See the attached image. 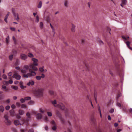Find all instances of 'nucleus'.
I'll return each mask as SVG.
<instances>
[{
    "mask_svg": "<svg viewBox=\"0 0 132 132\" xmlns=\"http://www.w3.org/2000/svg\"><path fill=\"white\" fill-rule=\"evenodd\" d=\"M11 88H13V89H14V90H18V87L17 86H11Z\"/></svg>",
    "mask_w": 132,
    "mask_h": 132,
    "instance_id": "obj_25",
    "label": "nucleus"
},
{
    "mask_svg": "<svg viewBox=\"0 0 132 132\" xmlns=\"http://www.w3.org/2000/svg\"><path fill=\"white\" fill-rule=\"evenodd\" d=\"M44 67L43 66L42 67L39 68V71L41 72H43L44 71Z\"/></svg>",
    "mask_w": 132,
    "mask_h": 132,
    "instance_id": "obj_31",
    "label": "nucleus"
},
{
    "mask_svg": "<svg viewBox=\"0 0 132 132\" xmlns=\"http://www.w3.org/2000/svg\"><path fill=\"white\" fill-rule=\"evenodd\" d=\"M45 75L44 74H42V76H37L36 77V79L38 80H41V78H45Z\"/></svg>",
    "mask_w": 132,
    "mask_h": 132,
    "instance_id": "obj_10",
    "label": "nucleus"
},
{
    "mask_svg": "<svg viewBox=\"0 0 132 132\" xmlns=\"http://www.w3.org/2000/svg\"><path fill=\"white\" fill-rule=\"evenodd\" d=\"M12 77L15 78L16 80H19L20 79L21 77L20 75L16 73L13 74Z\"/></svg>",
    "mask_w": 132,
    "mask_h": 132,
    "instance_id": "obj_7",
    "label": "nucleus"
},
{
    "mask_svg": "<svg viewBox=\"0 0 132 132\" xmlns=\"http://www.w3.org/2000/svg\"><path fill=\"white\" fill-rule=\"evenodd\" d=\"M111 30V29L109 27H108L107 28V31L109 32V34H111L110 31Z\"/></svg>",
    "mask_w": 132,
    "mask_h": 132,
    "instance_id": "obj_37",
    "label": "nucleus"
},
{
    "mask_svg": "<svg viewBox=\"0 0 132 132\" xmlns=\"http://www.w3.org/2000/svg\"><path fill=\"white\" fill-rule=\"evenodd\" d=\"M3 78L4 79H7V78L6 76L5 75H3Z\"/></svg>",
    "mask_w": 132,
    "mask_h": 132,
    "instance_id": "obj_46",
    "label": "nucleus"
},
{
    "mask_svg": "<svg viewBox=\"0 0 132 132\" xmlns=\"http://www.w3.org/2000/svg\"><path fill=\"white\" fill-rule=\"evenodd\" d=\"M36 66H35L34 65L32 64H30L29 66L30 68V69H32L34 71H37L38 70L37 68L36 67Z\"/></svg>",
    "mask_w": 132,
    "mask_h": 132,
    "instance_id": "obj_9",
    "label": "nucleus"
},
{
    "mask_svg": "<svg viewBox=\"0 0 132 132\" xmlns=\"http://www.w3.org/2000/svg\"><path fill=\"white\" fill-rule=\"evenodd\" d=\"M39 111L42 113H44V111L41 108H40L39 109Z\"/></svg>",
    "mask_w": 132,
    "mask_h": 132,
    "instance_id": "obj_50",
    "label": "nucleus"
},
{
    "mask_svg": "<svg viewBox=\"0 0 132 132\" xmlns=\"http://www.w3.org/2000/svg\"><path fill=\"white\" fill-rule=\"evenodd\" d=\"M99 43L101 45H103L104 44L103 42L101 40H100L99 41Z\"/></svg>",
    "mask_w": 132,
    "mask_h": 132,
    "instance_id": "obj_54",
    "label": "nucleus"
},
{
    "mask_svg": "<svg viewBox=\"0 0 132 132\" xmlns=\"http://www.w3.org/2000/svg\"><path fill=\"white\" fill-rule=\"evenodd\" d=\"M69 2L67 0H65L64 2V5L66 7H68V6Z\"/></svg>",
    "mask_w": 132,
    "mask_h": 132,
    "instance_id": "obj_14",
    "label": "nucleus"
},
{
    "mask_svg": "<svg viewBox=\"0 0 132 132\" xmlns=\"http://www.w3.org/2000/svg\"><path fill=\"white\" fill-rule=\"evenodd\" d=\"M29 72L27 74V71L26 70L21 69V73L22 74V76L24 78L28 77L35 76L36 75V72L32 70L31 69H29Z\"/></svg>",
    "mask_w": 132,
    "mask_h": 132,
    "instance_id": "obj_1",
    "label": "nucleus"
},
{
    "mask_svg": "<svg viewBox=\"0 0 132 132\" xmlns=\"http://www.w3.org/2000/svg\"><path fill=\"white\" fill-rule=\"evenodd\" d=\"M4 98V97L2 95H0V100Z\"/></svg>",
    "mask_w": 132,
    "mask_h": 132,
    "instance_id": "obj_60",
    "label": "nucleus"
},
{
    "mask_svg": "<svg viewBox=\"0 0 132 132\" xmlns=\"http://www.w3.org/2000/svg\"><path fill=\"white\" fill-rule=\"evenodd\" d=\"M47 115L48 116L51 117L52 116V114L51 112H47Z\"/></svg>",
    "mask_w": 132,
    "mask_h": 132,
    "instance_id": "obj_45",
    "label": "nucleus"
},
{
    "mask_svg": "<svg viewBox=\"0 0 132 132\" xmlns=\"http://www.w3.org/2000/svg\"><path fill=\"white\" fill-rule=\"evenodd\" d=\"M56 129V125H54L52 127V129L54 130H55Z\"/></svg>",
    "mask_w": 132,
    "mask_h": 132,
    "instance_id": "obj_47",
    "label": "nucleus"
},
{
    "mask_svg": "<svg viewBox=\"0 0 132 132\" xmlns=\"http://www.w3.org/2000/svg\"><path fill=\"white\" fill-rule=\"evenodd\" d=\"M20 87L21 89H23L26 88V86H24L23 85H22L20 86Z\"/></svg>",
    "mask_w": 132,
    "mask_h": 132,
    "instance_id": "obj_56",
    "label": "nucleus"
},
{
    "mask_svg": "<svg viewBox=\"0 0 132 132\" xmlns=\"http://www.w3.org/2000/svg\"><path fill=\"white\" fill-rule=\"evenodd\" d=\"M6 102L8 103H9L10 102V99H8L6 101Z\"/></svg>",
    "mask_w": 132,
    "mask_h": 132,
    "instance_id": "obj_62",
    "label": "nucleus"
},
{
    "mask_svg": "<svg viewBox=\"0 0 132 132\" xmlns=\"http://www.w3.org/2000/svg\"><path fill=\"white\" fill-rule=\"evenodd\" d=\"M55 93L52 90H50L49 92V94L51 95H54Z\"/></svg>",
    "mask_w": 132,
    "mask_h": 132,
    "instance_id": "obj_26",
    "label": "nucleus"
},
{
    "mask_svg": "<svg viewBox=\"0 0 132 132\" xmlns=\"http://www.w3.org/2000/svg\"><path fill=\"white\" fill-rule=\"evenodd\" d=\"M51 123L54 125H56V124L54 121H52L51 122Z\"/></svg>",
    "mask_w": 132,
    "mask_h": 132,
    "instance_id": "obj_55",
    "label": "nucleus"
},
{
    "mask_svg": "<svg viewBox=\"0 0 132 132\" xmlns=\"http://www.w3.org/2000/svg\"><path fill=\"white\" fill-rule=\"evenodd\" d=\"M13 55H11L9 56V58L10 60L12 61V60L13 58Z\"/></svg>",
    "mask_w": 132,
    "mask_h": 132,
    "instance_id": "obj_33",
    "label": "nucleus"
},
{
    "mask_svg": "<svg viewBox=\"0 0 132 132\" xmlns=\"http://www.w3.org/2000/svg\"><path fill=\"white\" fill-rule=\"evenodd\" d=\"M42 3L41 1H39L38 5L37 7L38 8H40L42 6Z\"/></svg>",
    "mask_w": 132,
    "mask_h": 132,
    "instance_id": "obj_21",
    "label": "nucleus"
},
{
    "mask_svg": "<svg viewBox=\"0 0 132 132\" xmlns=\"http://www.w3.org/2000/svg\"><path fill=\"white\" fill-rule=\"evenodd\" d=\"M4 118L5 119V124L8 126L10 125L11 124V122L8 119V116L6 115H5Z\"/></svg>",
    "mask_w": 132,
    "mask_h": 132,
    "instance_id": "obj_4",
    "label": "nucleus"
},
{
    "mask_svg": "<svg viewBox=\"0 0 132 132\" xmlns=\"http://www.w3.org/2000/svg\"><path fill=\"white\" fill-rule=\"evenodd\" d=\"M94 97L95 98V100L96 101V103H97V94L96 93H94Z\"/></svg>",
    "mask_w": 132,
    "mask_h": 132,
    "instance_id": "obj_28",
    "label": "nucleus"
},
{
    "mask_svg": "<svg viewBox=\"0 0 132 132\" xmlns=\"http://www.w3.org/2000/svg\"><path fill=\"white\" fill-rule=\"evenodd\" d=\"M2 88L4 89H5L6 90H8V89L6 88V87L5 85H3L2 86Z\"/></svg>",
    "mask_w": 132,
    "mask_h": 132,
    "instance_id": "obj_40",
    "label": "nucleus"
},
{
    "mask_svg": "<svg viewBox=\"0 0 132 132\" xmlns=\"http://www.w3.org/2000/svg\"><path fill=\"white\" fill-rule=\"evenodd\" d=\"M20 132H25V130L23 129H21L20 130Z\"/></svg>",
    "mask_w": 132,
    "mask_h": 132,
    "instance_id": "obj_64",
    "label": "nucleus"
},
{
    "mask_svg": "<svg viewBox=\"0 0 132 132\" xmlns=\"http://www.w3.org/2000/svg\"><path fill=\"white\" fill-rule=\"evenodd\" d=\"M4 84H5L6 85H8L9 84L8 82L6 81H4L3 82Z\"/></svg>",
    "mask_w": 132,
    "mask_h": 132,
    "instance_id": "obj_48",
    "label": "nucleus"
},
{
    "mask_svg": "<svg viewBox=\"0 0 132 132\" xmlns=\"http://www.w3.org/2000/svg\"><path fill=\"white\" fill-rule=\"evenodd\" d=\"M28 132H34V131L33 129H31L29 130Z\"/></svg>",
    "mask_w": 132,
    "mask_h": 132,
    "instance_id": "obj_57",
    "label": "nucleus"
},
{
    "mask_svg": "<svg viewBox=\"0 0 132 132\" xmlns=\"http://www.w3.org/2000/svg\"><path fill=\"white\" fill-rule=\"evenodd\" d=\"M34 84V81L31 80H30L29 81V82L28 83H27V85L28 86L33 85Z\"/></svg>",
    "mask_w": 132,
    "mask_h": 132,
    "instance_id": "obj_16",
    "label": "nucleus"
},
{
    "mask_svg": "<svg viewBox=\"0 0 132 132\" xmlns=\"http://www.w3.org/2000/svg\"><path fill=\"white\" fill-rule=\"evenodd\" d=\"M20 57L21 59L24 60H26L28 58L26 54H21Z\"/></svg>",
    "mask_w": 132,
    "mask_h": 132,
    "instance_id": "obj_6",
    "label": "nucleus"
},
{
    "mask_svg": "<svg viewBox=\"0 0 132 132\" xmlns=\"http://www.w3.org/2000/svg\"><path fill=\"white\" fill-rule=\"evenodd\" d=\"M29 66L28 65H24L23 68L25 69L26 70H27L28 69Z\"/></svg>",
    "mask_w": 132,
    "mask_h": 132,
    "instance_id": "obj_32",
    "label": "nucleus"
},
{
    "mask_svg": "<svg viewBox=\"0 0 132 132\" xmlns=\"http://www.w3.org/2000/svg\"><path fill=\"white\" fill-rule=\"evenodd\" d=\"M42 116L41 114L39 113H37L36 115V117L37 119H41L42 118Z\"/></svg>",
    "mask_w": 132,
    "mask_h": 132,
    "instance_id": "obj_11",
    "label": "nucleus"
},
{
    "mask_svg": "<svg viewBox=\"0 0 132 132\" xmlns=\"http://www.w3.org/2000/svg\"><path fill=\"white\" fill-rule=\"evenodd\" d=\"M31 120V117H27V121L28 122L30 121Z\"/></svg>",
    "mask_w": 132,
    "mask_h": 132,
    "instance_id": "obj_41",
    "label": "nucleus"
},
{
    "mask_svg": "<svg viewBox=\"0 0 132 132\" xmlns=\"http://www.w3.org/2000/svg\"><path fill=\"white\" fill-rule=\"evenodd\" d=\"M39 17H36V19L35 20V22L38 23L39 21Z\"/></svg>",
    "mask_w": 132,
    "mask_h": 132,
    "instance_id": "obj_51",
    "label": "nucleus"
},
{
    "mask_svg": "<svg viewBox=\"0 0 132 132\" xmlns=\"http://www.w3.org/2000/svg\"><path fill=\"white\" fill-rule=\"evenodd\" d=\"M57 107L60 108L62 110H64L65 109L64 105L62 103H60L57 104Z\"/></svg>",
    "mask_w": 132,
    "mask_h": 132,
    "instance_id": "obj_8",
    "label": "nucleus"
},
{
    "mask_svg": "<svg viewBox=\"0 0 132 132\" xmlns=\"http://www.w3.org/2000/svg\"><path fill=\"white\" fill-rule=\"evenodd\" d=\"M56 114L58 116H59V117H60V113L58 111H56Z\"/></svg>",
    "mask_w": 132,
    "mask_h": 132,
    "instance_id": "obj_36",
    "label": "nucleus"
},
{
    "mask_svg": "<svg viewBox=\"0 0 132 132\" xmlns=\"http://www.w3.org/2000/svg\"><path fill=\"white\" fill-rule=\"evenodd\" d=\"M117 106L119 107L120 109L121 108V105L120 103L117 102L116 104Z\"/></svg>",
    "mask_w": 132,
    "mask_h": 132,
    "instance_id": "obj_34",
    "label": "nucleus"
},
{
    "mask_svg": "<svg viewBox=\"0 0 132 132\" xmlns=\"http://www.w3.org/2000/svg\"><path fill=\"white\" fill-rule=\"evenodd\" d=\"M21 108H27V106L24 104H21Z\"/></svg>",
    "mask_w": 132,
    "mask_h": 132,
    "instance_id": "obj_27",
    "label": "nucleus"
},
{
    "mask_svg": "<svg viewBox=\"0 0 132 132\" xmlns=\"http://www.w3.org/2000/svg\"><path fill=\"white\" fill-rule=\"evenodd\" d=\"M34 103V102L32 101H30L29 102H28V104L29 105H31L33 104Z\"/></svg>",
    "mask_w": 132,
    "mask_h": 132,
    "instance_id": "obj_42",
    "label": "nucleus"
},
{
    "mask_svg": "<svg viewBox=\"0 0 132 132\" xmlns=\"http://www.w3.org/2000/svg\"><path fill=\"white\" fill-rule=\"evenodd\" d=\"M43 90L42 88H39L37 89L35 92V94L36 95L41 96L43 95Z\"/></svg>",
    "mask_w": 132,
    "mask_h": 132,
    "instance_id": "obj_2",
    "label": "nucleus"
},
{
    "mask_svg": "<svg viewBox=\"0 0 132 132\" xmlns=\"http://www.w3.org/2000/svg\"><path fill=\"white\" fill-rule=\"evenodd\" d=\"M27 117H30V114L28 112H27L26 114Z\"/></svg>",
    "mask_w": 132,
    "mask_h": 132,
    "instance_id": "obj_52",
    "label": "nucleus"
},
{
    "mask_svg": "<svg viewBox=\"0 0 132 132\" xmlns=\"http://www.w3.org/2000/svg\"><path fill=\"white\" fill-rule=\"evenodd\" d=\"M19 61L18 59H17L16 60V61L15 63V65H18L19 64Z\"/></svg>",
    "mask_w": 132,
    "mask_h": 132,
    "instance_id": "obj_30",
    "label": "nucleus"
},
{
    "mask_svg": "<svg viewBox=\"0 0 132 132\" xmlns=\"http://www.w3.org/2000/svg\"><path fill=\"white\" fill-rule=\"evenodd\" d=\"M39 27L41 29H43L44 27L43 26V23L42 22H40V25Z\"/></svg>",
    "mask_w": 132,
    "mask_h": 132,
    "instance_id": "obj_23",
    "label": "nucleus"
},
{
    "mask_svg": "<svg viewBox=\"0 0 132 132\" xmlns=\"http://www.w3.org/2000/svg\"><path fill=\"white\" fill-rule=\"evenodd\" d=\"M25 101L26 100H30L31 99V98L30 97H27L24 98Z\"/></svg>",
    "mask_w": 132,
    "mask_h": 132,
    "instance_id": "obj_35",
    "label": "nucleus"
},
{
    "mask_svg": "<svg viewBox=\"0 0 132 132\" xmlns=\"http://www.w3.org/2000/svg\"><path fill=\"white\" fill-rule=\"evenodd\" d=\"M10 108V107L9 105L6 106L5 108V109L6 110H9Z\"/></svg>",
    "mask_w": 132,
    "mask_h": 132,
    "instance_id": "obj_44",
    "label": "nucleus"
},
{
    "mask_svg": "<svg viewBox=\"0 0 132 132\" xmlns=\"http://www.w3.org/2000/svg\"><path fill=\"white\" fill-rule=\"evenodd\" d=\"M71 30L72 32H74L75 31V27L72 23L71 24Z\"/></svg>",
    "mask_w": 132,
    "mask_h": 132,
    "instance_id": "obj_12",
    "label": "nucleus"
},
{
    "mask_svg": "<svg viewBox=\"0 0 132 132\" xmlns=\"http://www.w3.org/2000/svg\"><path fill=\"white\" fill-rule=\"evenodd\" d=\"M114 111V109H113L112 108L110 110L109 112L111 113H112Z\"/></svg>",
    "mask_w": 132,
    "mask_h": 132,
    "instance_id": "obj_49",
    "label": "nucleus"
},
{
    "mask_svg": "<svg viewBox=\"0 0 132 132\" xmlns=\"http://www.w3.org/2000/svg\"><path fill=\"white\" fill-rule=\"evenodd\" d=\"M122 94L121 93H119L118 94L117 96V100H118L119 97L121 96Z\"/></svg>",
    "mask_w": 132,
    "mask_h": 132,
    "instance_id": "obj_38",
    "label": "nucleus"
},
{
    "mask_svg": "<svg viewBox=\"0 0 132 132\" xmlns=\"http://www.w3.org/2000/svg\"><path fill=\"white\" fill-rule=\"evenodd\" d=\"M13 13L14 14V16H18L19 15L18 14L15 13L13 12Z\"/></svg>",
    "mask_w": 132,
    "mask_h": 132,
    "instance_id": "obj_59",
    "label": "nucleus"
},
{
    "mask_svg": "<svg viewBox=\"0 0 132 132\" xmlns=\"http://www.w3.org/2000/svg\"><path fill=\"white\" fill-rule=\"evenodd\" d=\"M10 29L13 31H15V28L13 27H11Z\"/></svg>",
    "mask_w": 132,
    "mask_h": 132,
    "instance_id": "obj_58",
    "label": "nucleus"
},
{
    "mask_svg": "<svg viewBox=\"0 0 132 132\" xmlns=\"http://www.w3.org/2000/svg\"><path fill=\"white\" fill-rule=\"evenodd\" d=\"M9 37L8 36L5 38V42L6 44H8L9 42Z\"/></svg>",
    "mask_w": 132,
    "mask_h": 132,
    "instance_id": "obj_19",
    "label": "nucleus"
},
{
    "mask_svg": "<svg viewBox=\"0 0 132 132\" xmlns=\"http://www.w3.org/2000/svg\"><path fill=\"white\" fill-rule=\"evenodd\" d=\"M10 113L11 115L13 117L15 115V113L14 110H11L10 111Z\"/></svg>",
    "mask_w": 132,
    "mask_h": 132,
    "instance_id": "obj_13",
    "label": "nucleus"
},
{
    "mask_svg": "<svg viewBox=\"0 0 132 132\" xmlns=\"http://www.w3.org/2000/svg\"><path fill=\"white\" fill-rule=\"evenodd\" d=\"M60 119L61 120L63 123H64V120L61 117H60Z\"/></svg>",
    "mask_w": 132,
    "mask_h": 132,
    "instance_id": "obj_61",
    "label": "nucleus"
},
{
    "mask_svg": "<svg viewBox=\"0 0 132 132\" xmlns=\"http://www.w3.org/2000/svg\"><path fill=\"white\" fill-rule=\"evenodd\" d=\"M20 101L22 103H23L25 102V98H21L20 100Z\"/></svg>",
    "mask_w": 132,
    "mask_h": 132,
    "instance_id": "obj_39",
    "label": "nucleus"
},
{
    "mask_svg": "<svg viewBox=\"0 0 132 132\" xmlns=\"http://www.w3.org/2000/svg\"><path fill=\"white\" fill-rule=\"evenodd\" d=\"M11 108L13 109L15 108V106L14 104H13L11 106Z\"/></svg>",
    "mask_w": 132,
    "mask_h": 132,
    "instance_id": "obj_63",
    "label": "nucleus"
},
{
    "mask_svg": "<svg viewBox=\"0 0 132 132\" xmlns=\"http://www.w3.org/2000/svg\"><path fill=\"white\" fill-rule=\"evenodd\" d=\"M21 120L22 121V122H20L19 120H15L14 121V124L16 126L18 125H23L25 123V119H21Z\"/></svg>",
    "mask_w": 132,
    "mask_h": 132,
    "instance_id": "obj_3",
    "label": "nucleus"
},
{
    "mask_svg": "<svg viewBox=\"0 0 132 132\" xmlns=\"http://www.w3.org/2000/svg\"><path fill=\"white\" fill-rule=\"evenodd\" d=\"M13 83V81L12 80H10L8 81L9 84H12Z\"/></svg>",
    "mask_w": 132,
    "mask_h": 132,
    "instance_id": "obj_53",
    "label": "nucleus"
},
{
    "mask_svg": "<svg viewBox=\"0 0 132 132\" xmlns=\"http://www.w3.org/2000/svg\"><path fill=\"white\" fill-rule=\"evenodd\" d=\"M4 109V107L2 105L0 106V112L3 113V112Z\"/></svg>",
    "mask_w": 132,
    "mask_h": 132,
    "instance_id": "obj_18",
    "label": "nucleus"
},
{
    "mask_svg": "<svg viewBox=\"0 0 132 132\" xmlns=\"http://www.w3.org/2000/svg\"><path fill=\"white\" fill-rule=\"evenodd\" d=\"M31 60L33 61V62L32 63H30V64H32L35 66L38 65V60L37 59L33 58H32Z\"/></svg>",
    "mask_w": 132,
    "mask_h": 132,
    "instance_id": "obj_5",
    "label": "nucleus"
},
{
    "mask_svg": "<svg viewBox=\"0 0 132 132\" xmlns=\"http://www.w3.org/2000/svg\"><path fill=\"white\" fill-rule=\"evenodd\" d=\"M28 56L30 58H33V57H34V55L33 54L30 53H29L28 54L27 56Z\"/></svg>",
    "mask_w": 132,
    "mask_h": 132,
    "instance_id": "obj_20",
    "label": "nucleus"
},
{
    "mask_svg": "<svg viewBox=\"0 0 132 132\" xmlns=\"http://www.w3.org/2000/svg\"><path fill=\"white\" fill-rule=\"evenodd\" d=\"M90 121L91 123H94L95 122V119L93 117H91L90 119Z\"/></svg>",
    "mask_w": 132,
    "mask_h": 132,
    "instance_id": "obj_17",
    "label": "nucleus"
},
{
    "mask_svg": "<svg viewBox=\"0 0 132 132\" xmlns=\"http://www.w3.org/2000/svg\"><path fill=\"white\" fill-rule=\"evenodd\" d=\"M16 105L18 107H19L21 106L20 103L17 102L16 103Z\"/></svg>",
    "mask_w": 132,
    "mask_h": 132,
    "instance_id": "obj_43",
    "label": "nucleus"
},
{
    "mask_svg": "<svg viewBox=\"0 0 132 132\" xmlns=\"http://www.w3.org/2000/svg\"><path fill=\"white\" fill-rule=\"evenodd\" d=\"M121 3L123 4V5H126L127 1L126 0H121Z\"/></svg>",
    "mask_w": 132,
    "mask_h": 132,
    "instance_id": "obj_24",
    "label": "nucleus"
},
{
    "mask_svg": "<svg viewBox=\"0 0 132 132\" xmlns=\"http://www.w3.org/2000/svg\"><path fill=\"white\" fill-rule=\"evenodd\" d=\"M125 43L126 44L127 47L128 48L130 47V42L129 41H127L125 42Z\"/></svg>",
    "mask_w": 132,
    "mask_h": 132,
    "instance_id": "obj_29",
    "label": "nucleus"
},
{
    "mask_svg": "<svg viewBox=\"0 0 132 132\" xmlns=\"http://www.w3.org/2000/svg\"><path fill=\"white\" fill-rule=\"evenodd\" d=\"M19 113L20 115H22L24 114V112L23 111L20 109L19 110Z\"/></svg>",
    "mask_w": 132,
    "mask_h": 132,
    "instance_id": "obj_22",
    "label": "nucleus"
},
{
    "mask_svg": "<svg viewBox=\"0 0 132 132\" xmlns=\"http://www.w3.org/2000/svg\"><path fill=\"white\" fill-rule=\"evenodd\" d=\"M51 102L55 107H57L58 106H57V104L56 105L57 103L56 101V100H54L53 101H51Z\"/></svg>",
    "mask_w": 132,
    "mask_h": 132,
    "instance_id": "obj_15",
    "label": "nucleus"
}]
</instances>
